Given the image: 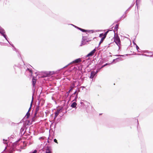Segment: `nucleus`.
Returning a JSON list of instances; mask_svg holds the SVG:
<instances>
[{"instance_id": "obj_14", "label": "nucleus", "mask_w": 153, "mask_h": 153, "mask_svg": "<svg viewBox=\"0 0 153 153\" xmlns=\"http://www.w3.org/2000/svg\"><path fill=\"white\" fill-rule=\"evenodd\" d=\"M77 29H78L79 30H80L82 32H87L86 30H85L82 29V28H80L79 27H77Z\"/></svg>"}, {"instance_id": "obj_12", "label": "nucleus", "mask_w": 153, "mask_h": 153, "mask_svg": "<svg viewBox=\"0 0 153 153\" xmlns=\"http://www.w3.org/2000/svg\"><path fill=\"white\" fill-rule=\"evenodd\" d=\"M77 105V103L75 102H74L71 105V106L73 108H76V106Z\"/></svg>"}, {"instance_id": "obj_29", "label": "nucleus", "mask_w": 153, "mask_h": 153, "mask_svg": "<svg viewBox=\"0 0 153 153\" xmlns=\"http://www.w3.org/2000/svg\"><path fill=\"white\" fill-rule=\"evenodd\" d=\"M109 64H108V63H106L105 64L102 65L101 67V68H102L103 67H105V66H106V65H108Z\"/></svg>"}, {"instance_id": "obj_34", "label": "nucleus", "mask_w": 153, "mask_h": 153, "mask_svg": "<svg viewBox=\"0 0 153 153\" xmlns=\"http://www.w3.org/2000/svg\"><path fill=\"white\" fill-rule=\"evenodd\" d=\"M103 33H101L99 35V37H102V36H103Z\"/></svg>"}, {"instance_id": "obj_54", "label": "nucleus", "mask_w": 153, "mask_h": 153, "mask_svg": "<svg viewBox=\"0 0 153 153\" xmlns=\"http://www.w3.org/2000/svg\"><path fill=\"white\" fill-rule=\"evenodd\" d=\"M31 153V152H30V153Z\"/></svg>"}, {"instance_id": "obj_49", "label": "nucleus", "mask_w": 153, "mask_h": 153, "mask_svg": "<svg viewBox=\"0 0 153 153\" xmlns=\"http://www.w3.org/2000/svg\"><path fill=\"white\" fill-rule=\"evenodd\" d=\"M137 123L138 124V120H137Z\"/></svg>"}, {"instance_id": "obj_11", "label": "nucleus", "mask_w": 153, "mask_h": 153, "mask_svg": "<svg viewBox=\"0 0 153 153\" xmlns=\"http://www.w3.org/2000/svg\"><path fill=\"white\" fill-rule=\"evenodd\" d=\"M34 77H33L32 80V85L33 87H35V84L36 82V79H34Z\"/></svg>"}, {"instance_id": "obj_19", "label": "nucleus", "mask_w": 153, "mask_h": 153, "mask_svg": "<svg viewBox=\"0 0 153 153\" xmlns=\"http://www.w3.org/2000/svg\"><path fill=\"white\" fill-rule=\"evenodd\" d=\"M30 113H29V111H27V113L26 114V115L25 116V117H26V118L27 119H28L29 118V116H30Z\"/></svg>"}, {"instance_id": "obj_16", "label": "nucleus", "mask_w": 153, "mask_h": 153, "mask_svg": "<svg viewBox=\"0 0 153 153\" xmlns=\"http://www.w3.org/2000/svg\"><path fill=\"white\" fill-rule=\"evenodd\" d=\"M122 59L120 57H119L118 58L116 59H114L113 60V62H114V61H115V60H116L117 61H120L122 60Z\"/></svg>"}, {"instance_id": "obj_3", "label": "nucleus", "mask_w": 153, "mask_h": 153, "mask_svg": "<svg viewBox=\"0 0 153 153\" xmlns=\"http://www.w3.org/2000/svg\"><path fill=\"white\" fill-rule=\"evenodd\" d=\"M32 68H33V67L30 65H29L28 66V68H27L26 70V72L28 73L29 75L30 76H32Z\"/></svg>"}, {"instance_id": "obj_30", "label": "nucleus", "mask_w": 153, "mask_h": 153, "mask_svg": "<svg viewBox=\"0 0 153 153\" xmlns=\"http://www.w3.org/2000/svg\"><path fill=\"white\" fill-rule=\"evenodd\" d=\"M37 152V151L35 149L34 150V151L33 152H30L31 153H36Z\"/></svg>"}, {"instance_id": "obj_23", "label": "nucleus", "mask_w": 153, "mask_h": 153, "mask_svg": "<svg viewBox=\"0 0 153 153\" xmlns=\"http://www.w3.org/2000/svg\"><path fill=\"white\" fill-rule=\"evenodd\" d=\"M126 15H125L124 14H123L120 18V20L122 19H124L125 17H126Z\"/></svg>"}, {"instance_id": "obj_13", "label": "nucleus", "mask_w": 153, "mask_h": 153, "mask_svg": "<svg viewBox=\"0 0 153 153\" xmlns=\"http://www.w3.org/2000/svg\"><path fill=\"white\" fill-rule=\"evenodd\" d=\"M60 109H57V111L55 112L54 114L55 117H57L58 116L60 112Z\"/></svg>"}, {"instance_id": "obj_7", "label": "nucleus", "mask_w": 153, "mask_h": 153, "mask_svg": "<svg viewBox=\"0 0 153 153\" xmlns=\"http://www.w3.org/2000/svg\"><path fill=\"white\" fill-rule=\"evenodd\" d=\"M96 51V49H94L93 50L91 51L90 53H88L87 55L86 56V57H88L89 56H92L95 52Z\"/></svg>"}, {"instance_id": "obj_32", "label": "nucleus", "mask_w": 153, "mask_h": 153, "mask_svg": "<svg viewBox=\"0 0 153 153\" xmlns=\"http://www.w3.org/2000/svg\"><path fill=\"white\" fill-rule=\"evenodd\" d=\"M137 55H141V54H137ZM142 55H143V56H148V55H146V54H142Z\"/></svg>"}, {"instance_id": "obj_41", "label": "nucleus", "mask_w": 153, "mask_h": 153, "mask_svg": "<svg viewBox=\"0 0 153 153\" xmlns=\"http://www.w3.org/2000/svg\"><path fill=\"white\" fill-rule=\"evenodd\" d=\"M13 47V48L14 47V45H13V44H11L10 43V44Z\"/></svg>"}, {"instance_id": "obj_50", "label": "nucleus", "mask_w": 153, "mask_h": 153, "mask_svg": "<svg viewBox=\"0 0 153 153\" xmlns=\"http://www.w3.org/2000/svg\"><path fill=\"white\" fill-rule=\"evenodd\" d=\"M79 91H80V90H78V92H79Z\"/></svg>"}, {"instance_id": "obj_46", "label": "nucleus", "mask_w": 153, "mask_h": 153, "mask_svg": "<svg viewBox=\"0 0 153 153\" xmlns=\"http://www.w3.org/2000/svg\"><path fill=\"white\" fill-rule=\"evenodd\" d=\"M137 0H136V5H137Z\"/></svg>"}, {"instance_id": "obj_8", "label": "nucleus", "mask_w": 153, "mask_h": 153, "mask_svg": "<svg viewBox=\"0 0 153 153\" xmlns=\"http://www.w3.org/2000/svg\"><path fill=\"white\" fill-rule=\"evenodd\" d=\"M86 36H82V42H81V44L80 45V46H82V45H85L86 44L85 42H84V41L86 40Z\"/></svg>"}, {"instance_id": "obj_37", "label": "nucleus", "mask_w": 153, "mask_h": 153, "mask_svg": "<svg viewBox=\"0 0 153 153\" xmlns=\"http://www.w3.org/2000/svg\"><path fill=\"white\" fill-rule=\"evenodd\" d=\"M71 25H73V26H74L76 28H77V27H78L76 26H75L74 25H73L72 24H71Z\"/></svg>"}, {"instance_id": "obj_25", "label": "nucleus", "mask_w": 153, "mask_h": 153, "mask_svg": "<svg viewBox=\"0 0 153 153\" xmlns=\"http://www.w3.org/2000/svg\"><path fill=\"white\" fill-rule=\"evenodd\" d=\"M77 91V90L76 91H75L73 94H72V95L71 96V97H74L73 96L74 95H75V94H77V93H76Z\"/></svg>"}, {"instance_id": "obj_38", "label": "nucleus", "mask_w": 153, "mask_h": 153, "mask_svg": "<svg viewBox=\"0 0 153 153\" xmlns=\"http://www.w3.org/2000/svg\"><path fill=\"white\" fill-rule=\"evenodd\" d=\"M133 6V4L131 5V6L129 7L130 9L131 8V7H132Z\"/></svg>"}, {"instance_id": "obj_10", "label": "nucleus", "mask_w": 153, "mask_h": 153, "mask_svg": "<svg viewBox=\"0 0 153 153\" xmlns=\"http://www.w3.org/2000/svg\"><path fill=\"white\" fill-rule=\"evenodd\" d=\"M96 74L95 71H91V75L89 77L91 79H93Z\"/></svg>"}, {"instance_id": "obj_26", "label": "nucleus", "mask_w": 153, "mask_h": 153, "mask_svg": "<svg viewBox=\"0 0 153 153\" xmlns=\"http://www.w3.org/2000/svg\"><path fill=\"white\" fill-rule=\"evenodd\" d=\"M87 32L88 33L91 32L92 33L94 32V31L92 30H86Z\"/></svg>"}, {"instance_id": "obj_42", "label": "nucleus", "mask_w": 153, "mask_h": 153, "mask_svg": "<svg viewBox=\"0 0 153 153\" xmlns=\"http://www.w3.org/2000/svg\"><path fill=\"white\" fill-rule=\"evenodd\" d=\"M150 53V54H152V55H153V52H151Z\"/></svg>"}, {"instance_id": "obj_40", "label": "nucleus", "mask_w": 153, "mask_h": 153, "mask_svg": "<svg viewBox=\"0 0 153 153\" xmlns=\"http://www.w3.org/2000/svg\"><path fill=\"white\" fill-rule=\"evenodd\" d=\"M133 43L134 45H136V44L134 41H133Z\"/></svg>"}, {"instance_id": "obj_2", "label": "nucleus", "mask_w": 153, "mask_h": 153, "mask_svg": "<svg viewBox=\"0 0 153 153\" xmlns=\"http://www.w3.org/2000/svg\"><path fill=\"white\" fill-rule=\"evenodd\" d=\"M0 33H1V35L5 39L7 40L9 44H10V42L7 39V37L5 33V30H4V29L1 27H0Z\"/></svg>"}, {"instance_id": "obj_35", "label": "nucleus", "mask_w": 153, "mask_h": 153, "mask_svg": "<svg viewBox=\"0 0 153 153\" xmlns=\"http://www.w3.org/2000/svg\"><path fill=\"white\" fill-rule=\"evenodd\" d=\"M115 56H123L124 55H116Z\"/></svg>"}, {"instance_id": "obj_36", "label": "nucleus", "mask_w": 153, "mask_h": 153, "mask_svg": "<svg viewBox=\"0 0 153 153\" xmlns=\"http://www.w3.org/2000/svg\"><path fill=\"white\" fill-rule=\"evenodd\" d=\"M54 141L56 143H58L57 140L56 139H54Z\"/></svg>"}, {"instance_id": "obj_20", "label": "nucleus", "mask_w": 153, "mask_h": 153, "mask_svg": "<svg viewBox=\"0 0 153 153\" xmlns=\"http://www.w3.org/2000/svg\"><path fill=\"white\" fill-rule=\"evenodd\" d=\"M78 94V93H77L76 94V96L75 97L74 99L72 101V102L74 101L75 102H76Z\"/></svg>"}, {"instance_id": "obj_47", "label": "nucleus", "mask_w": 153, "mask_h": 153, "mask_svg": "<svg viewBox=\"0 0 153 153\" xmlns=\"http://www.w3.org/2000/svg\"><path fill=\"white\" fill-rule=\"evenodd\" d=\"M16 65H15V66H14V68H15V67H16Z\"/></svg>"}, {"instance_id": "obj_15", "label": "nucleus", "mask_w": 153, "mask_h": 153, "mask_svg": "<svg viewBox=\"0 0 153 153\" xmlns=\"http://www.w3.org/2000/svg\"><path fill=\"white\" fill-rule=\"evenodd\" d=\"M98 65H101L103 63V61L102 59H100L98 61Z\"/></svg>"}, {"instance_id": "obj_52", "label": "nucleus", "mask_w": 153, "mask_h": 153, "mask_svg": "<svg viewBox=\"0 0 153 153\" xmlns=\"http://www.w3.org/2000/svg\"><path fill=\"white\" fill-rule=\"evenodd\" d=\"M128 55V54H126V56H127Z\"/></svg>"}, {"instance_id": "obj_53", "label": "nucleus", "mask_w": 153, "mask_h": 153, "mask_svg": "<svg viewBox=\"0 0 153 153\" xmlns=\"http://www.w3.org/2000/svg\"><path fill=\"white\" fill-rule=\"evenodd\" d=\"M48 76V74H47L46 76Z\"/></svg>"}, {"instance_id": "obj_18", "label": "nucleus", "mask_w": 153, "mask_h": 153, "mask_svg": "<svg viewBox=\"0 0 153 153\" xmlns=\"http://www.w3.org/2000/svg\"><path fill=\"white\" fill-rule=\"evenodd\" d=\"M33 96H32V101H31V103H30V107L29 110H28V111H29V112L30 111V109H31V107L32 106V102H33Z\"/></svg>"}, {"instance_id": "obj_22", "label": "nucleus", "mask_w": 153, "mask_h": 153, "mask_svg": "<svg viewBox=\"0 0 153 153\" xmlns=\"http://www.w3.org/2000/svg\"><path fill=\"white\" fill-rule=\"evenodd\" d=\"M119 27V25L118 24H117L114 28V29L116 30V31H117L118 29V28Z\"/></svg>"}, {"instance_id": "obj_48", "label": "nucleus", "mask_w": 153, "mask_h": 153, "mask_svg": "<svg viewBox=\"0 0 153 153\" xmlns=\"http://www.w3.org/2000/svg\"><path fill=\"white\" fill-rule=\"evenodd\" d=\"M89 42V41H88H88H86V42Z\"/></svg>"}, {"instance_id": "obj_43", "label": "nucleus", "mask_w": 153, "mask_h": 153, "mask_svg": "<svg viewBox=\"0 0 153 153\" xmlns=\"http://www.w3.org/2000/svg\"><path fill=\"white\" fill-rule=\"evenodd\" d=\"M80 103H81V104L82 105V104H83V102H80Z\"/></svg>"}, {"instance_id": "obj_17", "label": "nucleus", "mask_w": 153, "mask_h": 153, "mask_svg": "<svg viewBox=\"0 0 153 153\" xmlns=\"http://www.w3.org/2000/svg\"><path fill=\"white\" fill-rule=\"evenodd\" d=\"M105 39V38L104 37H103L102 38L100 41V42H99V46H100V45L103 42L104 39Z\"/></svg>"}, {"instance_id": "obj_24", "label": "nucleus", "mask_w": 153, "mask_h": 153, "mask_svg": "<svg viewBox=\"0 0 153 153\" xmlns=\"http://www.w3.org/2000/svg\"><path fill=\"white\" fill-rule=\"evenodd\" d=\"M101 68H97V70H96V71L95 72V73L96 74L97 73H98L99 71H100V69Z\"/></svg>"}, {"instance_id": "obj_39", "label": "nucleus", "mask_w": 153, "mask_h": 153, "mask_svg": "<svg viewBox=\"0 0 153 153\" xmlns=\"http://www.w3.org/2000/svg\"><path fill=\"white\" fill-rule=\"evenodd\" d=\"M148 57H152V55H148Z\"/></svg>"}, {"instance_id": "obj_51", "label": "nucleus", "mask_w": 153, "mask_h": 153, "mask_svg": "<svg viewBox=\"0 0 153 153\" xmlns=\"http://www.w3.org/2000/svg\"><path fill=\"white\" fill-rule=\"evenodd\" d=\"M138 51V52H140L138 50V51Z\"/></svg>"}, {"instance_id": "obj_21", "label": "nucleus", "mask_w": 153, "mask_h": 153, "mask_svg": "<svg viewBox=\"0 0 153 153\" xmlns=\"http://www.w3.org/2000/svg\"><path fill=\"white\" fill-rule=\"evenodd\" d=\"M109 30H108L107 31L104 33V34H103V36L105 38H106V35L107 34V33H108V32H109Z\"/></svg>"}, {"instance_id": "obj_1", "label": "nucleus", "mask_w": 153, "mask_h": 153, "mask_svg": "<svg viewBox=\"0 0 153 153\" xmlns=\"http://www.w3.org/2000/svg\"><path fill=\"white\" fill-rule=\"evenodd\" d=\"M114 41L116 44L119 47V49L120 48V46L121 45L120 40L118 35L117 33H115L114 30Z\"/></svg>"}, {"instance_id": "obj_28", "label": "nucleus", "mask_w": 153, "mask_h": 153, "mask_svg": "<svg viewBox=\"0 0 153 153\" xmlns=\"http://www.w3.org/2000/svg\"><path fill=\"white\" fill-rule=\"evenodd\" d=\"M130 9V8H128V9H127V10L125 11V14Z\"/></svg>"}, {"instance_id": "obj_9", "label": "nucleus", "mask_w": 153, "mask_h": 153, "mask_svg": "<svg viewBox=\"0 0 153 153\" xmlns=\"http://www.w3.org/2000/svg\"><path fill=\"white\" fill-rule=\"evenodd\" d=\"M51 146H47L46 147V149L45 153H51Z\"/></svg>"}, {"instance_id": "obj_4", "label": "nucleus", "mask_w": 153, "mask_h": 153, "mask_svg": "<svg viewBox=\"0 0 153 153\" xmlns=\"http://www.w3.org/2000/svg\"><path fill=\"white\" fill-rule=\"evenodd\" d=\"M81 59L80 58H79L77 59H76L74 60L73 61H72V62L70 63V64H68V65H67L65 67L63 68H65L67 67L68 66V65H69V64H73V63H79V62H81Z\"/></svg>"}, {"instance_id": "obj_31", "label": "nucleus", "mask_w": 153, "mask_h": 153, "mask_svg": "<svg viewBox=\"0 0 153 153\" xmlns=\"http://www.w3.org/2000/svg\"><path fill=\"white\" fill-rule=\"evenodd\" d=\"M13 48H14V49L13 50L14 51H15L16 52H18L19 54L20 55V53H19V52L18 51L15 47H14Z\"/></svg>"}, {"instance_id": "obj_27", "label": "nucleus", "mask_w": 153, "mask_h": 153, "mask_svg": "<svg viewBox=\"0 0 153 153\" xmlns=\"http://www.w3.org/2000/svg\"><path fill=\"white\" fill-rule=\"evenodd\" d=\"M3 143L4 144H7V140H5L4 139H3Z\"/></svg>"}, {"instance_id": "obj_5", "label": "nucleus", "mask_w": 153, "mask_h": 153, "mask_svg": "<svg viewBox=\"0 0 153 153\" xmlns=\"http://www.w3.org/2000/svg\"><path fill=\"white\" fill-rule=\"evenodd\" d=\"M75 87V83H73L71 85L70 87V89L68 91H67L66 92V94H67V97L68 96L70 92L72 90L73 88H74Z\"/></svg>"}, {"instance_id": "obj_45", "label": "nucleus", "mask_w": 153, "mask_h": 153, "mask_svg": "<svg viewBox=\"0 0 153 153\" xmlns=\"http://www.w3.org/2000/svg\"><path fill=\"white\" fill-rule=\"evenodd\" d=\"M56 117H55V116H54V120H55Z\"/></svg>"}, {"instance_id": "obj_33", "label": "nucleus", "mask_w": 153, "mask_h": 153, "mask_svg": "<svg viewBox=\"0 0 153 153\" xmlns=\"http://www.w3.org/2000/svg\"><path fill=\"white\" fill-rule=\"evenodd\" d=\"M136 49L137 50V51H138V50L139 49V47L137 45H136Z\"/></svg>"}, {"instance_id": "obj_44", "label": "nucleus", "mask_w": 153, "mask_h": 153, "mask_svg": "<svg viewBox=\"0 0 153 153\" xmlns=\"http://www.w3.org/2000/svg\"><path fill=\"white\" fill-rule=\"evenodd\" d=\"M81 88H82V89H83V88H85V87H84V86H81Z\"/></svg>"}, {"instance_id": "obj_6", "label": "nucleus", "mask_w": 153, "mask_h": 153, "mask_svg": "<svg viewBox=\"0 0 153 153\" xmlns=\"http://www.w3.org/2000/svg\"><path fill=\"white\" fill-rule=\"evenodd\" d=\"M39 103L38 104V105L36 106L35 111V112L34 115V116L32 117V120H34V118L36 116V115L37 114V113L38 112V111L39 110Z\"/></svg>"}]
</instances>
